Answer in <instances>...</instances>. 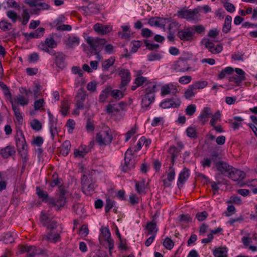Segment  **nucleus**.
<instances>
[{
  "mask_svg": "<svg viewBox=\"0 0 257 257\" xmlns=\"http://www.w3.org/2000/svg\"><path fill=\"white\" fill-rule=\"evenodd\" d=\"M67 190L64 187L61 186L59 188V193L57 195V199L55 200L53 198H51L48 200V194L42 190L40 187L36 188V193L39 197L42 199L43 201H48V204L51 207H55V209L58 210L61 207H63L66 203V198L65 195L67 193Z\"/></svg>",
  "mask_w": 257,
  "mask_h": 257,
  "instance_id": "nucleus-1",
  "label": "nucleus"
},
{
  "mask_svg": "<svg viewBox=\"0 0 257 257\" xmlns=\"http://www.w3.org/2000/svg\"><path fill=\"white\" fill-rule=\"evenodd\" d=\"M112 135L108 126H103L101 130L96 134V141L100 146H106L111 143Z\"/></svg>",
  "mask_w": 257,
  "mask_h": 257,
  "instance_id": "nucleus-2",
  "label": "nucleus"
},
{
  "mask_svg": "<svg viewBox=\"0 0 257 257\" xmlns=\"http://www.w3.org/2000/svg\"><path fill=\"white\" fill-rule=\"evenodd\" d=\"M157 85L150 83L147 88L145 90V94L142 100V106L148 107L155 100V92L157 91Z\"/></svg>",
  "mask_w": 257,
  "mask_h": 257,
  "instance_id": "nucleus-3",
  "label": "nucleus"
},
{
  "mask_svg": "<svg viewBox=\"0 0 257 257\" xmlns=\"http://www.w3.org/2000/svg\"><path fill=\"white\" fill-rule=\"evenodd\" d=\"M192 56V54H188V56L180 58L173 64L172 69L176 72H185L189 70L191 67L187 60L190 59Z\"/></svg>",
  "mask_w": 257,
  "mask_h": 257,
  "instance_id": "nucleus-4",
  "label": "nucleus"
},
{
  "mask_svg": "<svg viewBox=\"0 0 257 257\" xmlns=\"http://www.w3.org/2000/svg\"><path fill=\"white\" fill-rule=\"evenodd\" d=\"M85 40L86 43L91 48L103 47L104 48H113V46L111 44L107 43L105 39L87 37Z\"/></svg>",
  "mask_w": 257,
  "mask_h": 257,
  "instance_id": "nucleus-5",
  "label": "nucleus"
},
{
  "mask_svg": "<svg viewBox=\"0 0 257 257\" xmlns=\"http://www.w3.org/2000/svg\"><path fill=\"white\" fill-rule=\"evenodd\" d=\"M132 150L128 149L125 154L124 165L122 167V170L124 172H127L129 170L134 168L136 164Z\"/></svg>",
  "mask_w": 257,
  "mask_h": 257,
  "instance_id": "nucleus-6",
  "label": "nucleus"
},
{
  "mask_svg": "<svg viewBox=\"0 0 257 257\" xmlns=\"http://www.w3.org/2000/svg\"><path fill=\"white\" fill-rule=\"evenodd\" d=\"M100 232L105 241L108 243V247L109 254H111V250L114 247V241L111 238V234L108 227L102 226L100 228Z\"/></svg>",
  "mask_w": 257,
  "mask_h": 257,
  "instance_id": "nucleus-7",
  "label": "nucleus"
},
{
  "mask_svg": "<svg viewBox=\"0 0 257 257\" xmlns=\"http://www.w3.org/2000/svg\"><path fill=\"white\" fill-rule=\"evenodd\" d=\"M118 74L121 77V83L119 88L121 90H125V86L128 85L131 80L130 73L127 69H121L119 71Z\"/></svg>",
  "mask_w": 257,
  "mask_h": 257,
  "instance_id": "nucleus-8",
  "label": "nucleus"
},
{
  "mask_svg": "<svg viewBox=\"0 0 257 257\" xmlns=\"http://www.w3.org/2000/svg\"><path fill=\"white\" fill-rule=\"evenodd\" d=\"M42 240H46L48 242L56 243L61 241V236L56 230L49 231V232L42 236Z\"/></svg>",
  "mask_w": 257,
  "mask_h": 257,
  "instance_id": "nucleus-9",
  "label": "nucleus"
},
{
  "mask_svg": "<svg viewBox=\"0 0 257 257\" xmlns=\"http://www.w3.org/2000/svg\"><path fill=\"white\" fill-rule=\"evenodd\" d=\"M181 100L179 98H171L166 99L160 103V106L163 108H177L181 104Z\"/></svg>",
  "mask_w": 257,
  "mask_h": 257,
  "instance_id": "nucleus-10",
  "label": "nucleus"
},
{
  "mask_svg": "<svg viewBox=\"0 0 257 257\" xmlns=\"http://www.w3.org/2000/svg\"><path fill=\"white\" fill-rule=\"evenodd\" d=\"M199 13L197 9L193 10H181L178 12V16L181 18L186 19L189 21L195 20V16Z\"/></svg>",
  "mask_w": 257,
  "mask_h": 257,
  "instance_id": "nucleus-11",
  "label": "nucleus"
},
{
  "mask_svg": "<svg viewBox=\"0 0 257 257\" xmlns=\"http://www.w3.org/2000/svg\"><path fill=\"white\" fill-rule=\"evenodd\" d=\"M81 183L82 190L84 193L89 195L94 191V184L92 183L91 181L88 179L85 176H83Z\"/></svg>",
  "mask_w": 257,
  "mask_h": 257,
  "instance_id": "nucleus-12",
  "label": "nucleus"
},
{
  "mask_svg": "<svg viewBox=\"0 0 257 257\" xmlns=\"http://www.w3.org/2000/svg\"><path fill=\"white\" fill-rule=\"evenodd\" d=\"M228 177L233 181H241L245 177V174L243 171L231 167L228 173Z\"/></svg>",
  "mask_w": 257,
  "mask_h": 257,
  "instance_id": "nucleus-13",
  "label": "nucleus"
},
{
  "mask_svg": "<svg viewBox=\"0 0 257 257\" xmlns=\"http://www.w3.org/2000/svg\"><path fill=\"white\" fill-rule=\"evenodd\" d=\"M148 24L152 26L161 27L166 30V26L169 25L166 24V19L160 17H153L149 20Z\"/></svg>",
  "mask_w": 257,
  "mask_h": 257,
  "instance_id": "nucleus-14",
  "label": "nucleus"
},
{
  "mask_svg": "<svg viewBox=\"0 0 257 257\" xmlns=\"http://www.w3.org/2000/svg\"><path fill=\"white\" fill-rule=\"evenodd\" d=\"M161 94L164 96L166 95L172 94L175 95L178 92L177 87L172 84H165L161 87Z\"/></svg>",
  "mask_w": 257,
  "mask_h": 257,
  "instance_id": "nucleus-15",
  "label": "nucleus"
},
{
  "mask_svg": "<svg viewBox=\"0 0 257 257\" xmlns=\"http://www.w3.org/2000/svg\"><path fill=\"white\" fill-rule=\"evenodd\" d=\"M84 50L89 57L92 55L96 56L97 60L91 61L90 65L92 69L94 70L97 69L98 61L101 59L100 56L97 51V49H84Z\"/></svg>",
  "mask_w": 257,
  "mask_h": 257,
  "instance_id": "nucleus-16",
  "label": "nucleus"
},
{
  "mask_svg": "<svg viewBox=\"0 0 257 257\" xmlns=\"http://www.w3.org/2000/svg\"><path fill=\"white\" fill-rule=\"evenodd\" d=\"M86 92L82 89H79L75 97L76 101V106L78 109H82L84 107V102L86 98Z\"/></svg>",
  "mask_w": 257,
  "mask_h": 257,
  "instance_id": "nucleus-17",
  "label": "nucleus"
},
{
  "mask_svg": "<svg viewBox=\"0 0 257 257\" xmlns=\"http://www.w3.org/2000/svg\"><path fill=\"white\" fill-rule=\"evenodd\" d=\"M126 103L123 101H121L118 104H109L106 106V111L108 113L114 112H118L120 110H123L126 106Z\"/></svg>",
  "mask_w": 257,
  "mask_h": 257,
  "instance_id": "nucleus-18",
  "label": "nucleus"
},
{
  "mask_svg": "<svg viewBox=\"0 0 257 257\" xmlns=\"http://www.w3.org/2000/svg\"><path fill=\"white\" fill-rule=\"evenodd\" d=\"M235 72L239 76L237 77H230L229 78L230 82H234L237 85H239L242 81L245 80L246 78L245 76V72L241 69L238 68L235 69Z\"/></svg>",
  "mask_w": 257,
  "mask_h": 257,
  "instance_id": "nucleus-19",
  "label": "nucleus"
},
{
  "mask_svg": "<svg viewBox=\"0 0 257 257\" xmlns=\"http://www.w3.org/2000/svg\"><path fill=\"white\" fill-rule=\"evenodd\" d=\"M192 29L188 28L178 32V36L182 40L188 41L192 39L193 36Z\"/></svg>",
  "mask_w": 257,
  "mask_h": 257,
  "instance_id": "nucleus-20",
  "label": "nucleus"
},
{
  "mask_svg": "<svg viewBox=\"0 0 257 257\" xmlns=\"http://www.w3.org/2000/svg\"><path fill=\"white\" fill-rule=\"evenodd\" d=\"M179 27V24L176 22H173L167 26V28L169 32L168 38L169 41H172L174 40V34L178 30Z\"/></svg>",
  "mask_w": 257,
  "mask_h": 257,
  "instance_id": "nucleus-21",
  "label": "nucleus"
},
{
  "mask_svg": "<svg viewBox=\"0 0 257 257\" xmlns=\"http://www.w3.org/2000/svg\"><path fill=\"white\" fill-rule=\"evenodd\" d=\"M25 3L31 7H39L41 10H49L50 6L45 3H37L36 1L25 0Z\"/></svg>",
  "mask_w": 257,
  "mask_h": 257,
  "instance_id": "nucleus-22",
  "label": "nucleus"
},
{
  "mask_svg": "<svg viewBox=\"0 0 257 257\" xmlns=\"http://www.w3.org/2000/svg\"><path fill=\"white\" fill-rule=\"evenodd\" d=\"M201 43L206 48H221L223 47L222 44L217 42H213L209 39H203Z\"/></svg>",
  "mask_w": 257,
  "mask_h": 257,
  "instance_id": "nucleus-23",
  "label": "nucleus"
},
{
  "mask_svg": "<svg viewBox=\"0 0 257 257\" xmlns=\"http://www.w3.org/2000/svg\"><path fill=\"white\" fill-rule=\"evenodd\" d=\"M94 31L99 34L105 35L109 33L111 30L108 26H104L100 24H96L94 25Z\"/></svg>",
  "mask_w": 257,
  "mask_h": 257,
  "instance_id": "nucleus-24",
  "label": "nucleus"
},
{
  "mask_svg": "<svg viewBox=\"0 0 257 257\" xmlns=\"http://www.w3.org/2000/svg\"><path fill=\"white\" fill-rule=\"evenodd\" d=\"M216 167L217 170L220 172L221 174H223L225 172L229 173L232 166H229L224 162L219 161L216 163Z\"/></svg>",
  "mask_w": 257,
  "mask_h": 257,
  "instance_id": "nucleus-25",
  "label": "nucleus"
},
{
  "mask_svg": "<svg viewBox=\"0 0 257 257\" xmlns=\"http://www.w3.org/2000/svg\"><path fill=\"white\" fill-rule=\"evenodd\" d=\"M143 42L145 43V46L147 47L150 46L151 47V48H156L159 47L158 45L149 43L147 40H144L143 42L141 41H133L131 42L133 45L132 48H139L142 46Z\"/></svg>",
  "mask_w": 257,
  "mask_h": 257,
  "instance_id": "nucleus-26",
  "label": "nucleus"
},
{
  "mask_svg": "<svg viewBox=\"0 0 257 257\" xmlns=\"http://www.w3.org/2000/svg\"><path fill=\"white\" fill-rule=\"evenodd\" d=\"M45 251L38 248L35 246H30L27 249L28 255L30 256H34L36 255L45 254Z\"/></svg>",
  "mask_w": 257,
  "mask_h": 257,
  "instance_id": "nucleus-27",
  "label": "nucleus"
},
{
  "mask_svg": "<svg viewBox=\"0 0 257 257\" xmlns=\"http://www.w3.org/2000/svg\"><path fill=\"white\" fill-rule=\"evenodd\" d=\"M16 151L14 147L7 146L4 149L1 150V154L4 158H8L15 154Z\"/></svg>",
  "mask_w": 257,
  "mask_h": 257,
  "instance_id": "nucleus-28",
  "label": "nucleus"
},
{
  "mask_svg": "<svg viewBox=\"0 0 257 257\" xmlns=\"http://www.w3.org/2000/svg\"><path fill=\"white\" fill-rule=\"evenodd\" d=\"M80 39L77 36L69 37L65 41L66 46L69 47H76L78 45Z\"/></svg>",
  "mask_w": 257,
  "mask_h": 257,
  "instance_id": "nucleus-29",
  "label": "nucleus"
},
{
  "mask_svg": "<svg viewBox=\"0 0 257 257\" xmlns=\"http://www.w3.org/2000/svg\"><path fill=\"white\" fill-rule=\"evenodd\" d=\"M12 105V109L14 111L15 116L16 117L17 121L22 124L23 122V117L20 113V109L18 107V105H16L14 104V102L13 100L11 101Z\"/></svg>",
  "mask_w": 257,
  "mask_h": 257,
  "instance_id": "nucleus-30",
  "label": "nucleus"
},
{
  "mask_svg": "<svg viewBox=\"0 0 257 257\" xmlns=\"http://www.w3.org/2000/svg\"><path fill=\"white\" fill-rule=\"evenodd\" d=\"M210 111V108L208 107L204 108L202 113L199 116L200 119L202 121L203 124H204L206 121V119L209 118L212 115V113Z\"/></svg>",
  "mask_w": 257,
  "mask_h": 257,
  "instance_id": "nucleus-31",
  "label": "nucleus"
},
{
  "mask_svg": "<svg viewBox=\"0 0 257 257\" xmlns=\"http://www.w3.org/2000/svg\"><path fill=\"white\" fill-rule=\"evenodd\" d=\"M189 176V169L186 168H184L179 175L178 180V184H179V183H184L188 179Z\"/></svg>",
  "mask_w": 257,
  "mask_h": 257,
  "instance_id": "nucleus-32",
  "label": "nucleus"
},
{
  "mask_svg": "<svg viewBox=\"0 0 257 257\" xmlns=\"http://www.w3.org/2000/svg\"><path fill=\"white\" fill-rule=\"evenodd\" d=\"M146 228L148 230V234H153L154 231V234L156 235L158 229L157 228L156 222L155 221L154 219H153L152 221L147 223Z\"/></svg>",
  "mask_w": 257,
  "mask_h": 257,
  "instance_id": "nucleus-33",
  "label": "nucleus"
},
{
  "mask_svg": "<svg viewBox=\"0 0 257 257\" xmlns=\"http://www.w3.org/2000/svg\"><path fill=\"white\" fill-rule=\"evenodd\" d=\"M16 145L18 150H25L27 148L26 142L22 133H21V137L16 139Z\"/></svg>",
  "mask_w": 257,
  "mask_h": 257,
  "instance_id": "nucleus-34",
  "label": "nucleus"
},
{
  "mask_svg": "<svg viewBox=\"0 0 257 257\" xmlns=\"http://www.w3.org/2000/svg\"><path fill=\"white\" fill-rule=\"evenodd\" d=\"M71 147L70 142L68 141L64 142L60 148V153L64 156H67L69 152Z\"/></svg>",
  "mask_w": 257,
  "mask_h": 257,
  "instance_id": "nucleus-35",
  "label": "nucleus"
},
{
  "mask_svg": "<svg viewBox=\"0 0 257 257\" xmlns=\"http://www.w3.org/2000/svg\"><path fill=\"white\" fill-rule=\"evenodd\" d=\"M232 18L230 16H227L225 18L224 23L222 28V31L227 33L231 29V22Z\"/></svg>",
  "mask_w": 257,
  "mask_h": 257,
  "instance_id": "nucleus-36",
  "label": "nucleus"
},
{
  "mask_svg": "<svg viewBox=\"0 0 257 257\" xmlns=\"http://www.w3.org/2000/svg\"><path fill=\"white\" fill-rule=\"evenodd\" d=\"M43 225L46 227L49 231H55L57 227V222L54 220H50L48 222L43 223Z\"/></svg>",
  "mask_w": 257,
  "mask_h": 257,
  "instance_id": "nucleus-37",
  "label": "nucleus"
},
{
  "mask_svg": "<svg viewBox=\"0 0 257 257\" xmlns=\"http://www.w3.org/2000/svg\"><path fill=\"white\" fill-rule=\"evenodd\" d=\"M56 57V64L59 67H63V61L65 58V56L63 53L60 52L57 53Z\"/></svg>",
  "mask_w": 257,
  "mask_h": 257,
  "instance_id": "nucleus-38",
  "label": "nucleus"
},
{
  "mask_svg": "<svg viewBox=\"0 0 257 257\" xmlns=\"http://www.w3.org/2000/svg\"><path fill=\"white\" fill-rule=\"evenodd\" d=\"M17 100L18 104L22 106L27 105L29 103L28 97H26L22 95L19 94L17 96Z\"/></svg>",
  "mask_w": 257,
  "mask_h": 257,
  "instance_id": "nucleus-39",
  "label": "nucleus"
},
{
  "mask_svg": "<svg viewBox=\"0 0 257 257\" xmlns=\"http://www.w3.org/2000/svg\"><path fill=\"white\" fill-rule=\"evenodd\" d=\"M115 61V59L113 57H111L109 59L104 61L102 63V67L103 70L107 71L108 68L113 65L114 62Z\"/></svg>",
  "mask_w": 257,
  "mask_h": 257,
  "instance_id": "nucleus-40",
  "label": "nucleus"
},
{
  "mask_svg": "<svg viewBox=\"0 0 257 257\" xmlns=\"http://www.w3.org/2000/svg\"><path fill=\"white\" fill-rule=\"evenodd\" d=\"M125 90L114 89L111 91V96L115 99H120L124 96L123 92Z\"/></svg>",
  "mask_w": 257,
  "mask_h": 257,
  "instance_id": "nucleus-41",
  "label": "nucleus"
},
{
  "mask_svg": "<svg viewBox=\"0 0 257 257\" xmlns=\"http://www.w3.org/2000/svg\"><path fill=\"white\" fill-rule=\"evenodd\" d=\"M45 43L47 47L50 48H54L57 46V43L52 37L47 38L45 41Z\"/></svg>",
  "mask_w": 257,
  "mask_h": 257,
  "instance_id": "nucleus-42",
  "label": "nucleus"
},
{
  "mask_svg": "<svg viewBox=\"0 0 257 257\" xmlns=\"http://www.w3.org/2000/svg\"><path fill=\"white\" fill-rule=\"evenodd\" d=\"M149 61H159L162 58V55L161 54L153 52L148 56Z\"/></svg>",
  "mask_w": 257,
  "mask_h": 257,
  "instance_id": "nucleus-43",
  "label": "nucleus"
},
{
  "mask_svg": "<svg viewBox=\"0 0 257 257\" xmlns=\"http://www.w3.org/2000/svg\"><path fill=\"white\" fill-rule=\"evenodd\" d=\"M221 3L224 4V8L228 12L232 13L235 11L234 6L232 4L227 2V0H221Z\"/></svg>",
  "mask_w": 257,
  "mask_h": 257,
  "instance_id": "nucleus-44",
  "label": "nucleus"
},
{
  "mask_svg": "<svg viewBox=\"0 0 257 257\" xmlns=\"http://www.w3.org/2000/svg\"><path fill=\"white\" fill-rule=\"evenodd\" d=\"M31 126L33 130L36 131H39L42 128L41 123L36 119H34L31 122Z\"/></svg>",
  "mask_w": 257,
  "mask_h": 257,
  "instance_id": "nucleus-45",
  "label": "nucleus"
},
{
  "mask_svg": "<svg viewBox=\"0 0 257 257\" xmlns=\"http://www.w3.org/2000/svg\"><path fill=\"white\" fill-rule=\"evenodd\" d=\"M194 88H192V85H190L188 88L185 92L184 96L187 99H190L191 97H193L195 95V93L193 90H194Z\"/></svg>",
  "mask_w": 257,
  "mask_h": 257,
  "instance_id": "nucleus-46",
  "label": "nucleus"
},
{
  "mask_svg": "<svg viewBox=\"0 0 257 257\" xmlns=\"http://www.w3.org/2000/svg\"><path fill=\"white\" fill-rule=\"evenodd\" d=\"M163 245L167 249L171 250L174 245V242L169 237H166L164 241Z\"/></svg>",
  "mask_w": 257,
  "mask_h": 257,
  "instance_id": "nucleus-47",
  "label": "nucleus"
},
{
  "mask_svg": "<svg viewBox=\"0 0 257 257\" xmlns=\"http://www.w3.org/2000/svg\"><path fill=\"white\" fill-rule=\"evenodd\" d=\"M87 10L89 11L90 15L96 14L99 13V9L95 4L89 5L87 6Z\"/></svg>",
  "mask_w": 257,
  "mask_h": 257,
  "instance_id": "nucleus-48",
  "label": "nucleus"
},
{
  "mask_svg": "<svg viewBox=\"0 0 257 257\" xmlns=\"http://www.w3.org/2000/svg\"><path fill=\"white\" fill-rule=\"evenodd\" d=\"M207 85V82L205 81H197L195 83L193 84L192 88H194L195 89H201L206 87Z\"/></svg>",
  "mask_w": 257,
  "mask_h": 257,
  "instance_id": "nucleus-49",
  "label": "nucleus"
},
{
  "mask_svg": "<svg viewBox=\"0 0 257 257\" xmlns=\"http://www.w3.org/2000/svg\"><path fill=\"white\" fill-rule=\"evenodd\" d=\"M227 252V250L225 247H219L216 248L213 251V254L215 257H217L220 255H223Z\"/></svg>",
  "mask_w": 257,
  "mask_h": 257,
  "instance_id": "nucleus-50",
  "label": "nucleus"
},
{
  "mask_svg": "<svg viewBox=\"0 0 257 257\" xmlns=\"http://www.w3.org/2000/svg\"><path fill=\"white\" fill-rule=\"evenodd\" d=\"M7 14L8 18L11 19L13 23H15L17 21L18 16L15 12L10 10L7 12Z\"/></svg>",
  "mask_w": 257,
  "mask_h": 257,
  "instance_id": "nucleus-51",
  "label": "nucleus"
},
{
  "mask_svg": "<svg viewBox=\"0 0 257 257\" xmlns=\"http://www.w3.org/2000/svg\"><path fill=\"white\" fill-rule=\"evenodd\" d=\"M187 136L190 138H197L196 130L195 128L193 127H189L186 130Z\"/></svg>",
  "mask_w": 257,
  "mask_h": 257,
  "instance_id": "nucleus-52",
  "label": "nucleus"
},
{
  "mask_svg": "<svg viewBox=\"0 0 257 257\" xmlns=\"http://www.w3.org/2000/svg\"><path fill=\"white\" fill-rule=\"evenodd\" d=\"M196 111V106L194 104L189 105L186 110L185 112L187 115L189 116L192 115Z\"/></svg>",
  "mask_w": 257,
  "mask_h": 257,
  "instance_id": "nucleus-53",
  "label": "nucleus"
},
{
  "mask_svg": "<svg viewBox=\"0 0 257 257\" xmlns=\"http://www.w3.org/2000/svg\"><path fill=\"white\" fill-rule=\"evenodd\" d=\"M87 151L85 149L82 148L81 149L75 150L74 152V155L75 157H83L84 155L87 153Z\"/></svg>",
  "mask_w": 257,
  "mask_h": 257,
  "instance_id": "nucleus-54",
  "label": "nucleus"
},
{
  "mask_svg": "<svg viewBox=\"0 0 257 257\" xmlns=\"http://www.w3.org/2000/svg\"><path fill=\"white\" fill-rule=\"evenodd\" d=\"M12 25L11 23H8L4 21H2L0 22V28L3 31H8L11 29Z\"/></svg>",
  "mask_w": 257,
  "mask_h": 257,
  "instance_id": "nucleus-55",
  "label": "nucleus"
},
{
  "mask_svg": "<svg viewBox=\"0 0 257 257\" xmlns=\"http://www.w3.org/2000/svg\"><path fill=\"white\" fill-rule=\"evenodd\" d=\"M192 77L190 76L185 75L179 78V82L183 84H187L191 82Z\"/></svg>",
  "mask_w": 257,
  "mask_h": 257,
  "instance_id": "nucleus-56",
  "label": "nucleus"
},
{
  "mask_svg": "<svg viewBox=\"0 0 257 257\" xmlns=\"http://www.w3.org/2000/svg\"><path fill=\"white\" fill-rule=\"evenodd\" d=\"M169 171L167 175V180L169 182H172L175 178V173L174 168L172 166L170 167Z\"/></svg>",
  "mask_w": 257,
  "mask_h": 257,
  "instance_id": "nucleus-57",
  "label": "nucleus"
},
{
  "mask_svg": "<svg viewBox=\"0 0 257 257\" xmlns=\"http://www.w3.org/2000/svg\"><path fill=\"white\" fill-rule=\"evenodd\" d=\"M61 108V112L62 114L64 115H66L69 108L68 102L67 101L63 102L62 103Z\"/></svg>",
  "mask_w": 257,
  "mask_h": 257,
  "instance_id": "nucleus-58",
  "label": "nucleus"
},
{
  "mask_svg": "<svg viewBox=\"0 0 257 257\" xmlns=\"http://www.w3.org/2000/svg\"><path fill=\"white\" fill-rule=\"evenodd\" d=\"M19 153L21 155V156L22 157L23 159V168H25L24 164H26L27 162L28 159H27V152L26 150V149L25 150H18Z\"/></svg>",
  "mask_w": 257,
  "mask_h": 257,
  "instance_id": "nucleus-59",
  "label": "nucleus"
},
{
  "mask_svg": "<svg viewBox=\"0 0 257 257\" xmlns=\"http://www.w3.org/2000/svg\"><path fill=\"white\" fill-rule=\"evenodd\" d=\"M141 35L144 38H148L152 37L153 33L148 28H143L142 30Z\"/></svg>",
  "mask_w": 257,
  "mask_h": 257,
  "instance_id": "nucleus-60",
  "label": "nucleus"
},
{
  "mask_svg": "<svg viewBox=\"0 0 257 257\" xmlns=\"http://www.w3.org/2000/svg\"><path fill=\"white\" fill-rule=\"evenodd\" d=\"M207 212L204 211L202 212L197 213L196 215V217L199 221H202L207 218Z\"/></svg>",
  "mask_w": 257,
  "mask_h": 257,
  "instance_id": "nucleus-61",
  "label": "nucleus"
},
{
  "mask_svg": "<svg viewBox=\"0 0 257 257\" xmlns=\"http://www.w3.org/2000/svg\"><path fill=\"white\" fill-rule=\"evenodd\" d=\"M147 81V78L139 75L135 79V84L138 86H141Z\"/></svg>",
  "mask_w": 257,
  "mask_h": 257,
  "instance_id": "nucleus-62",
  "label": "nucleus"
},
{
  "mask_svg": "<svg viewBox=\"0 0 257 257\" xmlns=\"http://www.w3.org/2000/svg\"><path fill=\"white\" fill-rule=\"evenodd\" d=\"M30 19V15L26 9H24L23 10V21L22 24L23 25H26Z\"/></svg>",
  "mask_w": 257,
  "mask_h": 257,
  "instance_id": "nucleus-63",
  "label": "nucleus"
},
{
  "mask_svg": "<svg viewBox=\"0 0 257 257\" xmlns=\"http://www.w3.org/2000/svg\"><path fill=\"white\" fill-rule=\"evenodd\" d=\"M53 180L50 183V186L52 187H54L57 185H59L60 184L59 180L58 178V175L56 173H54L53 176Z\"/></svg>",
  "mask_w": 257,
  "mask_h": 257,
  "instance_id": "nucleus-64",
  "label": "nucleus"
}]
</instances>
